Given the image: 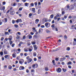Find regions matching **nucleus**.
<instances>
[{"label":"nucleus","mask_w":76,"mask_h":76,"mask_svg":"<svg viewBox=\"0 0 76 76\" xmlns=\"http://www.w3.org/2000/svg\"><path fill=\"white\" fill-rule=\"evenodd\" d=\"M10 15H14V14L15 13V12L14 11H13V8H11L10 9Z\"/></svg>","instance_id":"f257e3e1"},{"label":"nucleus","mask_w":76,"mask_h":76,"mask_svg":"<svg viewBox=\"0 0 76 76\" xmlns=\"http://www.w3.org/2000/svg\"><path fill=\"white\" fill-rule=\"evenodd\" d=\"M38 66V65L37 64H34L32 65V67L33 69H35V68H37Z\"/></svg>","instance_id":"f03ea898"},{"label":"nucleus","mask_w":76,"mask_h":76,"mask_svg":"<svg viewBox=\"0 0 76 76\" xmlns=\"http://www.w3.org/2000/svg\"><path fill=\"white\" fill-rule=\"evenodd\" d=\"M24 63V60L23 59H21L20 60V61H19V63L20 64H23V63Z\"/></svg>","instance_id":"7ed1b4c3"},{"label":"nucleus","mask_w":76,"mask_h":76,"mask_svg":"<svg viewBox=\"0 0 76 76\" xmlns=\"http://www.w3.org/2000/svg\"><path fill=\"white\" fill-rule=\"evenodd\" d=\"M56 72L58 73H61V69L60 68H58L56 70Z\"/></svg>","instance_id":"20e7f679"},{"label":"nucleus","mask_w":76,"mask_h":76,"mask_svg":"<svg viewBox=\"0 0 76 76\" xmlns=\"http://www.w3.org/2000/svg\"><path fill=\"white\" fill-rule=\"evenodd\" d=\"M49 24V25H50V24L48 22L46 23L45 24V26H46V28H48L49 27V26H48Z\"/></svg>","instance_id":"39448f33"},{"label":"nucleus","mask_w":76,"mask_h":76,"mask_svg":"<svg viewBox=\"0 0 76 76\" xmlns=\"http://www.w3.org/2000/svg\"><path fill=\"white\" fill-rule=\"evenodd\" d=\"M71 28L72 29H75V30H76V24L75 25H72L71 26Z\"/></svg>","instance_id":"423d86ee"},{"label":"nucleus","mask_w":76,"mask_h":76,"mask_svg":"<svg viewBox=\"0 0 76 76\" xmlns=\"http://www.w3.org/2000/svg\"><path fill=\"white\" fill-rule=\"evenodd\" d=\"M39 19H36L35 20V23L36 24H38L39 23Z\"/></svg>","instance_id":"0eeeda50"},{"label":"nucleus","mask_w":76,"mask_h":76,"mask_svg":"<svg viewBox=\"0 0 76 76\" xmlns=\"http://www.w3.org/2000/svg\"><path fill=\"white\" fill-rule=\"evenodd\" d=\"M22 22V21L21 19H18L16 20V22H17V23H19V22L21 23Z\"/></svg>","instance_id":"6e6552de"},{"label":"nucleus","mask_w":76,"mask_h":76,"mask_svg":"<svg viewBox=\"0 0 76 76\" xmlns=\"http://www.w3.org/2000/svg\"><path fill=\"white\" fill-rule=\"evenodd\" d=\"M64 60H66V57H64V58H61L60 59V61H63Z\"/></svg>","instance_id":"1a4fd4ad"},{"label":"nucleus","mask_w":76,"mask_h":76,"mask_svg":"<svg viewBox=\"0 0 76 76\" xmlns=\"http://www.w3.org/2000/svg\"><path fill=\"white\" fill-rule=\"evenodd\" d=\"M4 53L5 54H8L9 53H7V50L6 49H4Z\"/></svg>","instance_id":"9d476101"},{"label":"nucleus","mask_w":76,"mask_h":76,"mask_svg":"<svg viewBox=\"0 0 76 76\" xmlns=\"http://www.w3.org/2000/svg\"><path fill=\"white\" fill-rule=\"evenodd\" d=\"M20 70H24V69H25V67L22 66H20Z\"/></svg>","instance_id":"9b49d317"},{"label":"nucleus","mask_w":76,"mask_h":76,"mask_svg":"<svg viewBox=\"0 0 76 76\" xmlns=\"http://www.w3.org/2000/svg\"><path fill=\"white\" fill-rule=\"evenodd\" d=\"M32 59L31 58L28 59L27 60V63H31V62L32 61Z\"/></svg>","instance_id":"f8f14e48"},{"label":"nucleus","mask_w":76,"mask_h":76,"mask_svg":"<svg viewBox=\"0 0 76 76\" xmlns=\"http://www.w3.org/2000/svg\"><path fill=\"white\" fill-rule=\"evenodd\" d=\"M8 69L9 70H11L12 69V66L11 65H9L8 66Z\"/></svg>","instance_id":"ddd939ff"},{"label":"nucleus","mask_w":76,"mask_h":76,"mask_svg":"<svg viewBox=\"0 0 76 76\" xmlns=\"http://www.w3.org/2000/svg\"><path fill=\"white\" fill-rule=\"evenodd\" d=\"M27 37L29 38V39H31L32 37V36L30 34H28Z\"/></svg>","instance_id":"4468645a"},{"label":"nucleus","mask_w":76,"mask_h":76,"mask_svg":"<svg viewBox=\"0 0 76 76\" xmlns=\"http://www.w3.org/2000/svg\"><path fill=\"white\" fill-rule=\"evenodd\" d=\"M33 56L34 57H36L37 56V53L35 52H34L33 53Z\"/></svg>","instance_id":"2eb2a0df"},{"label":"nucleus","mask_w":76,"mask_h":76,"mask_svg":"<svg viewBox=\"0 0 76 76\" xmlns=\"http://www.w3.org/2000/svg\"><path fill=\"white\" fill-rule=\"evenodd\" d=\"M24 51H25V52H28V50H27V48H25L24 49Z\"/></svg>","instance_id":"dca6fc26"},{"label":"nucleus","mask_w":76,"mask_h":76,"mask_svg":"<svg viewBox=\"0 0 76 76\" xmlns=\"http://www.w3.org/2000/svg\"><path fill=\"white\" fill-rule=\"evenodd\" d=\"M32 11L33 13L35 12V9L34 8H32Z\"/></svg>","instance_id":"f3484780"},{"label":"nucleus","mask_w":76,"mask_h":76,"mask_svg":"<svg viewBox=\"0 0 76 76\" xmlns=\"http://www.w3.org/2000/svg\"><path fill=\"white\" fill-rule=\"evenodd\" d=\"M62 70L64 72H66L67 71V69H64V68L62 69Z\"/></svg>","instance_id":"a211bd4d"},{"label":"nucleus","mask_w":76,"mask_h":76,"mask_svg":"<svg viewBox=\"0 0 76 76\" xmlns=\"http://www.w3.org/2000/svg\"><path fill=\"white\" fill-rule=\"evenodd\" d=\"M12 56L13 58H15L16 57V55L14 53L12 54Z\"/></svg>","instance_id":"6ab92c4d"},{"label":"nucleus","mask_w":76,"mask_h":76,"mask_svg":"<svg viewBox=\"0 0 76 76\" xmlns=\"http://www.w3.org/2000/svg\"><path fill=\"white\" fill-rule=\"evenodd\" d=\"M34 48L35 50H37V47L36 45H34Z\"/></svg>","instance_id":"aec40b11"},{"label":"nucleus","mask_w":76,"mask_h":76,"mask_svg":"<svg viewBox=\"0 0 76 76\" xmlns=\"http://www.w3.org/2000/svg\"><path fill=\"white\" fill-rule=\"evenodd\" d=\"M20 44H25V43H23V42L21 41L19 43Z\"/></svg>","instance_id":"412c9836"},{"label":"nucleus","mask_w":76,"mask_h":76,"mask_svg":"<svg viewBox=\"0 0 76 76\" xmlns=\"http://www.w3.org/2000/svg\"><path fill=\"white\" fill-rule=\"evenodd\" d=\"M45 71H48V68L47 67H46L45 68Z\"/></svg>","instance_id":"4be33fe9"},{"label":"nucleus","mask_w":76,"mask_h":76,"mask_svg":"<svg viewBox=\"0 0 76 76\" xmlns=\"http://www.w3.org/2000/svg\"><path fill=\"white\" fill-rule=\"evenodd\" d=\"M4 20H5V23H6L7 22V18H4Z\"/></svg>","instance_id":"5701e85b"},{"label":"nucleus","mask_w":76,"mask_h":76,"mask_svg":"<svg viewBox=\"0 0 76 76\" xmlns=\"http://www.w3.org/2000/svg\"><path fill=\"white\" fill-rule=\"evenodd\" d=\"M30 5L31 6L33 7L34 6V3H32L30 4Z\"/></svg>","instance_id":"b1692460"},{"label":"nucleus","mask_w":76,"mask_h":76,"mask_svg":"<svg viewBox=\"0 0 76 76\" xmlns=\"http://www.w3.org/2000/svg\"><path fill=\"white\" fill-rule=\"evenodd\" d=\"M5 35H9V32H5Z\"/></svg>","instance_id":"393cba45"},{"label":"nucleus","mask_w":76,"mask_h":76,"mask_svg":"<svg viewBox=\"0 0 76 76\" xmlns=\"http://www.w3.org/2000/svg\"><path fill=\"white\" fill-rule=\"evenodd\" d=\"M70 50V48L69 47H68L67 48H66V50L67 51H69Z\"/></svg>","instance_id":"a878e982"},{"label":"nucleus","mask_w":76,"mask_h":76,"mask_svg":"<svg viewBox=\"0 0 76 76\" xmlns=\"http://www.w3.org/2000/svg\"><path fill=\"white\" fill-rule=\"evenodd\" d=\"M8 56H9V55H6L4 56V57L5 58H6L8 57Z\"/></svg>","instance_id":"bb28decb"},{"label":"nucleus","mask_w":76,"mask_h":76,"mask_svg":"<svg viewBox=\"0 0 76 76\" xmlns=\"http://www.w3.org/2000/svg\"><path fill=\"white\" fill-rule=\"evenodd\" d=\"M14 26H15V28H18V25L15 24L14 25Z\"/></svg>","instance_id":"cd10ccee"},{"label":"nucleus","mask_w":76,"mask_h":76,"mask_svg":"<svg viewBox=\"0 0 76 76\" xmlns=\"http://www.w3.org/2000/svg\"><path fill=\"white\" fill-rule=\"evenodd\" d=\"M50 17L51 18H53V17H54V15H53V14L51 15H50Z\"/></svg>","instance_id":"c85d7f7f"},{"label":"nucleus","mask_w":76,"mask_h":76,"mask_svg":"<svg viewBox=\"0 0 76 76\" xmlns=\"http://www.w3.org/2000/svg\"><path fill=\"white\" fill-rule=\"evenodd\" d=\"M67 65H69V64H72V62H69L68 63H67Z\"/></svg>","instance_id":"c756f323"},{"label":"nucleus","mask_w":76,"mask_h":76,"mask_svg":"<svg viewBox=\"0 0 76 76\" xmlns=\"http://www.w3.org/2000/svg\"><path fill=\"white\" fill-rule=\"evenodd\" d=\"M44 21L45 22H48V20H47V18L45 19Z\"/></svg>","instance_id":"7c9ffc66"},{"label":"nucleus","mask_w":76,"mask_h":76,"mask_svg":"<svg viewBox=\"0 0 76 76\" xmlns=\"http://www.w3.org/2000/svg\"><path fill=\"white\" fill-rule=\"evenodd\" d=\"M0 54L1 56H3V52H1L0 53Z\"/></svg>","instance_id":"2f4dec72"},{"label":"nucleus","mask_w":76,"mask_h":76,"mask_svg":"<svg viewBox=\"0 0 76 76\" xmlns=\"http://www.w3.org/2000/svg\"><path fill=\"white\" fill-rule=\"evenodd\" d=\"M73 45H76V43L75 42H73Z\"/></svg>","instance_id":"473e14b6"},{"label":"nucleus","mask_w":76,"mask_h":76,"mask_svg":"<svg viewBox=\"0 0 76 76\" xmlns=\"http://www.w3.org/2000/svg\"><path fill=\"white\" fill-rule=\"evenodd\" d=\"M32 29H33V30H34L35 32H37V30L35 29V28L34 27L32 28Z\"/></svg>","instance_id":"72a5a7b5"},{"label":"nucleus","mask_w":76,"mask_h":76,"mask_svg":"<svg viewBox=\"0 0 76 76\" xmlns=\"http://www.w3.org/2000/svg\"><path fill=\"white\" fill-rule=\"evenodd\" d=\"M41 28H45V26H44V25H42L41 26Z\"/></svg>","instance_id":"f704fd0d"},{"label":"nucleus","mask_w":76,"mask_h":76,"mask_svg":"<svg viewBox=\"0 0 76 76\" xmlns=\"http://www.w3.org/2000/svg\"><path fill=\"white\" fill-rule=\"evenodd\" d=\"M31 44L33 45H34L35 44V42H31Z\"/></svg>","instance_id":"c9c22d12"},{"label":"nucleus","mask_w":76,"mask_h":76,"mask_svg":"<svg viewBox=\"0 0 76 76\" xmlns=\"http://www.w3.org/2000/svg\"><path fill=\"white\" fill-rule=\"evenodd\" d=\"M42 30V29L40 28L39 29V33H40L41 32V30Z\"/></svg>","instance_id":"e433bc0d"},{"label":"nucleus","mask_w":76,"mask_h":76,"mask_svg":"<svg viewBox=\"0 0 76 76\" xmlns=\"http://www.w3.org/2000/svg\"><path fill=\"white\" fill-rule=\"evenodd\" d=\"M46 32H47V33H48V34H49V33H50V31L48 30H47L46 31Z\"/></svg>","instance_id":"4c0bfd02"},{"label":"nucleus","mask_w":76,"mask_h":76,"mask_svg":"<svg viewBox=\"0 0 76 76\" xmlns=\"http://www.w3.org/2000/svg\"><path fill=\"white\" fill-rule=\"evenodd\" d=\"M64 38H65V39H67V36H66V35H65L64 36Z\"/></svg>","instance_id":"58836bf2"},{"label":"nucleus","mask_w":76,"mask_h":76,"mask_svg":"<svg viewBox=\"0 0 76 76\" xmlns=\"http://www.w3.org/2000/svg\"><path fill=\"white\" fill-rule=\"evenodd\" d=\"M40 13V10H39L38 11L37 13L38 14H39Z\"/></svg>","instance_id":"ea45409f"},{"label":"nucleus","mask_w":76,"mask_h":76,"mask_svg":"<svg viewBox=\"0 0 76 76\" xmlns=\"http://www.w3.org/2000/svg\"><path fill=\"white\" fill-rule=\"evenodd\" d=\"M32 14L31 13H30L29 14V17H31V16H32Z\"/></svg>","instance_id":"a19ab883"},{"label":"nucleus","mask_w":76,"mask_h":76,"mask_svg":"<svg viewBox=\"0 0 76 76\" xmlns=\"http://www.w3.org/2000/svg\"><path fill=\"white\" fill-rule=\"evenodd\" d=\"M31 72H35V71L34 70V69H32L31 70Z\"/></svg>","instance_id":"79ce46f5"},{"label":"nucleus","mask_w":76,"mask_h":76,"mask_svg":"<svg viewBox=\"0 0 76 76\" xmlns=\"http://www.w3.org/2000/svg\"><path fill=\"white\" fill-rule=\"evenodd\" d=\"M31 58H29V56H28L26 57V59L27 60H29V59H30Z\"/></svg>","instance_id":"37998d69"},{"label":"nucleus","mask_w":76,"mask_h":76,"mask_svg":"<svg viewBox=\"0 0 76 76\" xmlns=\"http://www.w3.org/2000/svg\"><path fill=\"white\" fill-rule=\"evenodd\" d=\"M54 24H53L52 26H51V27L52 28H54Z\"/></svg>","instance_id":"c03bdc74"},{"label":"nucleus","mask_w":76,"mask_h":76,"mask_svg":"<svg viewBox=\"0 0 76 76\" xmlns=\"http://www.w3.org/2000/svg\"><path fill=\"white\" fill-rule=\"evenodd\" d=\"M58 18H57V16H56V17H55L54 18V19L55 20H56V19H58Z\"/></svg>","instance_id":"a18cd8bd"},{"label":"nucleus","mask_w":76,"mask_h":76,"mask_svg":"<svg viewBox=\"0 0 76 76\" xmlns=\"http://www.w3.org/2000/svg\"><path fill=\"white\" fill-rule=\"evenodd\" d=\"M25 4V6H28V3H26Z\"/></svg>","instance_id":"49530a36"},{"label":"nucleus","mask_w":76,"mask_h":76,"mask_svg":"<svg viewBox=\"0 0 76 76\" xmlns=\"http://www.w3.org/2000/svg\"><path fill=\"white\" fill-rule=\"evenodd\" d=\"M4 40V37H3L1 38V41H3Z\"/></svg>","instance_id":"de8ad7c7"},{"label":"nucleus","mask_w":76,"mask_h":76,"mask_svg":"<svg viewBox=\"0 0 76 76\" xmlns=\"http://www.w3.org/2000/svg\"><path fill=\"white\" fill-rule=\"evenodd\" d=\"M22 10V7H20L19 8V10H20V11H21Z\"/></svg>","instance_id":"09e8293b"},{"label":"nucleus","mask_w":76,"mask_h":76,"mask_svg":"<svg viewBox=\"0 0 76 76\" xmlns=\"http://www.w3.org/2000/svg\"><path fill=\"white\" fill-rule=\"evenodd\" d=\"M34 61H37V58H34Z\"/></svg>","instance_id":"8fccbe9b"},{"label":"nucleus","mask_w":76,"mask_h":76,"mask_svg":"<svg viewBox=\"0 0 76 76\" xmlns=\"http://www.w3.org/2000/svg\"><path fill=\"white\" fill-rule=\"evenodd\" d=\"M15 20H12V23L13 24H15Z\"/></svg>","instance_id":"3c124183"},{"label":"nucleus","mask_w":76,"mask_h":76,"mask_svg":"<svg viewBox=\"0 0 76 76\" xmlns=\"http://www.w3.org/2000/svg\"><path fill=\"white\" fill-rule=\"evenodd\" d=\"M5 4H6V2L4 1L3 2V5H5Z\"/></svg>","instance_id":"603ef678"},{"label":"nucleus","mask_w":76,"mask_h":76,"mask_svg":"<svg viewBox=\"0 0 76 76\" xmlns=\"http://www.w3.org/2000/svg\"><path fill=\"white\" fill-rule=\"evenodd\" d=\"M13 5H12V6H16V4L15 3H14Z\"/></svg>","instance_id":"864d4df0"},{"label":"nucleus","mask_w":76,"mask_h":76,"mask_svg":"<svg viewBox=\"0 0 76 76\" xmlns=\"http://www.w3.org/2000/svg\"><path fill=\"white\" fill-rule=\"evenodd\" d=\"M10 45H11L12 44V41H10Z\"/></svg>","instance_id":"5fc2aeb1"},{"label":"nucleus","mask_w":76,"mask_h":76,"mask_svg":"<svg viewBox=\"0 0 76 76\" xmlns=\"http://www.w3.org/2000/svg\"><path fill=\"white\" fill-rule=\"evenodd\" d=\"M2 9L3 10H4L5 9V7H2Z\"/></svg>","instance_id":"6e6d98bb"},{"label":"nucleus","mask_w":76,"mask_h":76,"mask_svg":"<svg viewBox=\"0 0 76 76\" xmlns=\"http://www.w3.org/2000/svg\"><path fill=\"white\" fill-rule=\"evenodd\" d=\"M67 58H69V55H66L65 56Z\"/></svg>","instance_id":"4d7b16f0"},{"label":"nucleus","mask_w":76,"mask_h":76,"mask_svg":"<svg viewBox=\"0 0 76 76\" xmlns=\"http://www.w3.org/2000/svg\"><path fill=\"white\" fill-rule=\"evenodd\" d=\"M15 46V43L12 44V47H13Z\"/></svg>","instance_id":"13d9d810"},{"label":"nucleus","mask_w":76,"mask_h":76,"mask_svg":"<svg viewBox=\"0 0 76 76\" xmlns=\"http://www.w3.org/2000/svg\"><path fill=\"white\" fill-rule=\"evenodd\" d=\"M30 34H31V35H34V34L32 32H31L30 33Z\"/></svg>","instance_id":"bf43d9fd"},{"label":"nucleus","mask_w":76,"mask_h":76,"mask_svg":"<svg viewBox=\"0 0 76 76\" xmlns=\"http://www.w3.org/2000/svg\"><path fill=\"white\" fill-rule=\"evenodd\" d=\"M61 64L62 65H64V64H65L64 62H62Z\"/></svg>","instance_id":"052dcab7"},{"label":"nucleus","mask_w":76,"mask_h":76,"mask_svg":"<svg viewBox=\"0 0 76 76\" xmlns=\"http://www.w3.org/2000/svg\"><path fill=\"white\" fill-rule=\"evenodd\" d=\"M34 4H35V6H37V2H35Z\"/></svg>","instance_id":"680f3d73"},{"label":"nucleus","mask_w":76,"mask_h":76,"mask_svg":"<svg viewBox=\"0 0 76 76\" xmlns=\"http://www.w3.org/2000/svg\"><path fill=\"white\" fill-rule=\"evenodd\" d=\"M32 51V49H29V51H30V52H31V51Z\"/></svg>","instance_id":"e2e57ef3"},{"label":"nucleus","mask_w":76,"mask_h":76,"mask_svg":"<svg viewBox=\"0 0 76 76\" xmlns=\"http://www.w3.org/2000/svg\"><path fill=\"white\" fill-rule=\"evenodd\" d=\"M54 23V20H53L52 22V23L53 24Z\"/></svg>","instance_id":"0e129e2a"},{"label":"nucleus","mask_w":76,"mask_h":76,"mask_svg":"<svg viewBox=\"0 0 76 76\" xmlns=\"http://www.w3.org/2000/svg\"><path fill=\"white\" fill-rule=\"evenodd\" d=\"M18 35H20V34H21V33L19 32H18Z\"/></svg>","instance_id":"69168bd1"},{"label":"nucleus","mask_w":76,"mask_h":76,"mask_svg":"<svg viewBox=\"0 0 76 76\" xmlns=\"http://www.w3.org/2000/svg\"><path fill=\"white\" fill-rule=\"evenodd\" d=\"M16 38H17V39H19V36H17L16 37Z\"/></svg>","instance_id":"338daca9"},{"label":"nucleus","mask_w":76,"mask_h":76,"mask_svg":"<svg viewBox=\"0 0 76 76\" xmlns=\"http://www.w3.org/2000/svg\"><path fill=\"white\" fill-rule=\"evenodd\" d=\"M18 51H20V48H18Z\"/></svg>","instance_id":"774afa93"}]
</instances>
